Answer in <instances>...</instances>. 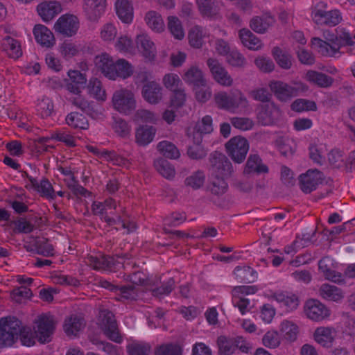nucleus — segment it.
<instances>
[{"mask_svg": "<svg viewBox=\"0 0 355 355\" xmlns=\"http://www.w3.org/2000/svg\"><path fill=\"white\" fill-rule=\"evenodd\" d=\"M138 293L139 289L134 286H118L115 293V299L122 302L136 300L138 297Z\"/></svg>", "mask_w": 355, "mask_h": 355, "instance_id": "43", "label": "nucleus"}, {"mask_svg": "<svg viewBox=\"0 0 355 355\" xmlns=\"http://www.w3.org/2000/svg\"><path fill=\"white\" fill-rule=\"evenodd\" d=\"M150 346L145 343L133 342L127 346L129 355H148Z\"/></svg>", "mask_w": 355, "mask_h": 355, "instance_id": "58", "label": "nucleus"}, {"mask_svg": "<svg viewBox=\"0 0 355 355\" xmlns=\"http://www.w3.org/2000/svg\"><path fill=\"white\" fill-rule=\"evenodd\" d=\"M271 53L279 67L285 70L291 68L293 57L289 53L282 50L279 46H275L272 49Z\"/></svg>", "mask_w": 355, "mask_h": 355, "instance_id": "40", "label": "nucleus"}, {"mask_svg": "<svg viewBox=\"0 0 355 355\" xmlns=\"http://www.w3.org/2000/svg\"><path fill=\"white\" fill-rule=\"evenodd\" d=\"M200 14L203 17L216 19L220 13V2L218 0H196Z\"/></svg>", "mask_w": 355, "mask_h": 355, "instance_id": "19", "label": "nucleus"}, {"mask_svg": "<svg viewBox=\"0 0 355 355\" xmlns=\"http://www.w3.org/2000/svg\"><path fill=\"white\" fill-rule=\"evenodd\" d=\"M257 288L254 286H237L232 290V301L235 307H237L242 315L250 310V301L246 298L248 295L254 294Z\"/></svg>", "mask_w": 355, "mask_h": 355, "instance_id": "9", "label": "nucleus"}, {"mask_svg": "<svg viewBox=\"0 0 355 355\" xmlns=\"http://www.w3.org/2000/svg\"><path fill=\"white\" fill-rule=\"evenodd\" d=\"M116 60L107 53H102L96 55L94 58L95 67L98 71H101L104 76L110 80L113 77L114 66Z\"/></svg>", "mask_w": 355, "mask_h": 355, "instance_id": "21", "label": "nucleus"}, {"mask_svg": "<svg viewBox=\"0 0 355 355\" xmlns=\"http://www.w3.org/2000/svg\"><path fill=\"white\" fill-rule=\"evenodd\" d=\"M212 118L209 115L203 116L196 122L194 127L189 128L187 135L194 144L202 142L203 137L213 131Z\"/></svg>", "mask_w": 355, "mask_h": 355, "instance_id": "14", "label": "nucleus"}, {"mask_svg": "<svg viewBox=\"0 0 355 355\" xmlns=\"http://www.w3.org/2000/svg\"><path fill=\"white\" fill-rule=\"evenodd\" d=\"M37 10L44 21H49L61 12V5L57 1L44 2L37 6Z\"/></svg>", "mask_w": 355, "mask_h": 355, "instance_id": "25", "label": "nucleus"}, {"mask_svg": "<svg viewBox=\"0 0 355 355\" xmlns=\"http://www.w3.org/2000/svg\"><path fill=\"white\" fill-rule=\"evenodd\" d=\"M143 98L150 104H157L162 98V88L159 83L151 81L143 86Z\"/></svg>", "mask_w": 355, "mask_h": 355, "instance_id": "22", "label": "nucleus"}, {"mask_svg": "<svg viewBox=\"0 0 355 355\" xmlns=\"http://www.w3.org/2000/svg\"><path fill=\"white\" fill-rule=\"evenodd\" d=\"M311 42V45L323 56H334L336 53L339 52L338 46L334 45V47H332L329 42L322 40L320 37H313Z\"/></svg>", "mask_w": 355, "mask_h": 355, "instance_id": "36", "label": "nucleus"}, {"mask_svg": "<svg viewBox=\"0 0 355 355\" xmlns=\"http://www.w3.org/2000/svg\"><path fill=\"white\" fill-rule=\"evenodd\" d=\"M87 263L94 270L112 271L114 267V259L104 255L89 256Z\"/></svg>", "mask_w": 355, "mask_h": 355, "instance_id": "29", "label": "nucleus"}, {"mask_svg": "<svg viewBox=\"0 0 355 355\" xmlns=\"http://www.w3.org/2000/svg\"><path fill=\"white\" fill-rule=\"evenodd\" d=\"M156 133V128L153 126L141 125L135 132L136 142L139 146H147L153 141Z\"/></svg>", "mask_w": 355, "mask_h": 355, "instance_id": "33", "label": "nucleus"}, {"mask_svg": "<svg viewBox=\"0 0 355 355\" xmlns=\"http://www.w3.org/2000/svg\"><path fill=\"white\" fill-rule=\"evenodd\" d=\"M120 205H117L116 200L112 198H107L103 202L94 201L92 205V211L94 214L99 216L101 219L105 221L108 225H115L117 223V217L114 218L110 214H114V211L119 215L121 214V211H118L117 208ZM122 207L120 208V209Z\"/></svg>", "mask_w": 355, "mask_h": 355, "instance_id": "8", "label": "nucleus"}, {"mask_svg": "<svg viewBox=\"0 0 355 355\" xmlns=\"http://www.w3.org/2000/svg\"><path fill=\"white\" fill-rule=\"evenodd\" d=\"M33 34L37 43L41 46L50 48L55 43V38L53 33L45 26L42 24L36 25L33 28Z\"/></svg>", "mask_w": 355, "mask_h": 355, "instance_id": "24", "label": "nucleus"}, {"mask_svg": "<svg viewBox=\"0 0 355 355\" xmlns=\"http://www.w3.org/2000/svg\"><path fill=\"white\" fill-rule=\"evenodd\" d=\"M89 95L97 101H105L107 98L106 92L102 83L96 78H91L87 85Z\"/></svg>", "mask_w": 355, "mask_h": 355, "instance_id": "44", "label": "nucleus"}, {"mask_svg": "<svg viewBox=\"0 0 355 355\" xmlns=\"http://www.w3.org/2000/svg\"><path fill=\"white\" fill-rule=\"evenodd\" d=\"M155 355H182V348L177 343L164 344L157 347Z\"/></svg>", "mask_w": 355, "mask_h": 355, "instance_id": "56", "label": "nucleus"}, {"mask_svg": "<svg viewBox=\"0 0 355 355\" xmlns=\"http://www.w3.org/2000/svg\"><path fill=\"white\" fill-rule=\"evenodd\" d=\"M306 79L310 83L321 88H328L331 87L334 81L332 77L313 70H309L306 72Z\"/></svg>", "mask_w": 355, "mask_h": 355, "instance_id": "28", "label": "nucleus"}, {"mask_svg": "<svg viewBox=\"0 0 355 355\" xmlns=\"http://www.w3.org/2000/svg\"><path fill=\"white\" fill-rule=\"evenodd\" d=\"M304 312L307 318L315 322L322 321L330 315V310L319 300L315 299L306 301Z\"/></svg>", "mask_w": 355, "mask_h": 355, "instance_id": "15", "label": "nucleus"}, {"mask_svg": "<svg viewBox=\"0 0 355 355\" xmlns=\"http://www.w3.org/2000/svg\"><path fill=\"white\" fill-rule=\"evenodd\" d=\"M27 189H33L39 196L49 201L56 198L55 191L51 182L46 178H42L40 180L33 177H28V183L26 184Z\"/></svg>", "mask_w": 355, "mask_h": 355, "instance_id": "12", "label": "nucleus"}, {"mask_svg": "<svg viewBox=\"0 0 355 355\" xmlns=\"http://www.w3.org/2000/svg\"><path fill=\"white\" fill-rule=\"evenodd\" d=\"M315 340L324 347L331 346L334 338L331 336V330L327 327L317 328L314 333Z\"/></svg>", "mask_w": 355, "mask_h": 355, "instance_id": "49", "label": "nucleus"}, {"mask_svg": "<svg viewBox=\"0 0 355 355\" xmlns=\"http://www.w3.org/2000/svg\"><path fill=\"white\" fill-rule=\"evenodd\" d=\"M291 109L296 112H302L304 111H315L317 105L315 101L298 98L295 100L291 105Z\"/></svg>", "mask_w": 355, "mask_h": 355, "instance_id": "53", "label": "nucleus"}, {"mask_svg": "<svg viewBox=\"0 0 355 355\" xmlns=\"http://www.w3.org/2000/svg\"><path fill=\"white\" fill-rule=\"evenodd\" d=\"M136 44L142 55L149 61L155 60L157 50L154 42L146 33H141L136 37Z\"/></svg>", "mask_w": 355, "mask_h": 355, "instance_id": "20", "label": "nucleus"}, {"mask_svg": "<svg viewBox=\"0 0 355 355\" xmlns=\"http://www.w3.org/2000/svg\"><path fill=\"white\" fill-rule=\"evenodd\" d=\"M83 10L91 21H97L105 13L107 0H83Z\"/></svg>", "mask_w": 355, "mask_h": 355, "instance_id": "17", "label": "nucleus"}, {"mask_svg": "<svg viewBox=\"0 0 355 355\" xmlns=\"http://www.w3.org/2000/svg\"><path fill=\"white\" fill-rule=\"evenodd\" d=\"M114 109L121 114L128 115L136 108V99L134 92L127 88L116 90L112 98Z\"/></svg>", "mask_w": 355, "mask_h": 355, "instance_id": "6", "label": "nucleus"}, {"mask_svg": "<svg viewBox=\"0 0 355 355\" xmlns=\"http://www.w3.org/2000/svg\"><path fill=\"white\" fill-rule=\"evenodd\" d=\"M268 299L284 304L288 311L295 310L299 306V300L295 295H288L284 292L274 293L268 295Z\"/></svg>", "mask_w": 355, "mask_h": 355, "instance_id": "37", "label": "nucleus"}, {"mask_svg": "<svg viewBox=\"0 0 355 355\" xmlns=\"http://www.w3.org/2000/svg\"><path fill=\"white\" fill-rule=\"evenodd\" d=\"M234 278L240 283H252L257 278V272L248 266H236L233 272Z\"/></svg>", "mask_w": 355, "mask_h": 355, "instance_id": "31", "label": "nucleus"}, {"mask_svg": "<svg viewBox=\"0 0 355 355\" xmlns=\"http://www.w3.org/2000/svg\"><path fill=\"white\" fill-rule=\"evenodd\" d=\"M209 162L211 182L209 190L213 196L219 197L227 191L228 184L225 180L232 174V164L224 154L217 151L211 153Z\"/></svg>", "mask_w": 355, "mask_h": 355, "instance_id": "2", "label": "nucleus"}, {"mask_svg": "<svg viewBox=\"0 0 355 355\" xmlns=\"http://www.w3.org/2000/svg\"><path fill=\"white\" fill-rule=\"evenodd\" d=\"M182 77L186 83L193 87L205 86L206 84L202 71L196 65L191 66L187 69Z\"/></svg>", "mask_w": 355, "mask_h": 355, "instance_id": "23", "label": "nucleus"}, {"mask_svg": "<svg viewBox=\"0 0 355 355\" xmlns=\"http://www.w3.org/2000/svg\"><path fill=\"white\" fill-rule=\"evenodd\" d=\"M268 86L275 98L282 103L288 102L309 90V87L301 81L288 84L282 80H271Z\"/></svg>", "mask_w": 355, "mask_h": 355, "instance_id": "3", "label": "nucleus"}, {"mask_svg": "<svg viewBox=\"0 0 355 355\" xmlns=\"http://www.w3.org/2000/svg\"><path fill=\"white\" fill-rule=\"evenodd\" d=\"M1 46L11 58L17 59L22 55L20 42L10 35H6L2 39Z\"/></svg>", "mask_w": 355, "mask_h": 355, "instance_id": "30", "label": "nucleus"}, {"mask_svg": "<svg viewBox=\"0 0 355 355\" xmlns=\"http://www.w3.org/2000/svg\"><path fill=\"white\" fill-rule=\"evenodd\" d=\"M205 175L202 171H198L185 179V184L194 189L201 187L205 182Z\"/></svg>", "mask_w": 355, "mask_h": 355, "instance_id": "59", "label": "nucleus"}, {"mask_svg": "<svg viewBox=\"0 0 355 355\" xmlns=\"http://www.w3.org/2000/svg\"><path fill=\"white\" fill-rule=\"evenodd\" d=\"M162 83L164 87L171 92L180 89V86L182 85L179 76L173 73L165 74L163 77Z\"/></svg>", "mask_w": 355, "mask_h": 355, "instance_id": "57", "label": "nucleus"}, {"mask_svg": "<svg viewBox=\"0 0 355 355\" xmlns=\"http://www.w3.org/2000/svg\"><path fill=\"white\" fill-rule=\"evenodd\" d=\"M63 181L67 187L71 190L75 196H85L87 193V190L79 184L75 175L70 178L63 179Z\"/></svg>", "mask_w": 355, "mask_h": 355, "instance_id": "60", "label": "nucleus"}, {"mask_svg": "<svg viewBox=\"0 0 355 355\" xmlns=\"http://www.w3.org/2000/svg\"><path fill=\"white\" fill-rule=\"evenodd\" d=\"M327 3L318 2L311 12L313 21L320 26H335L342 21L341 12L334 9L326 10Z\"/></svg>", "mask_w": 355, "mask_h": 355, "instance_id": "5", "label": "nucleus"}, {"mask_svg": "<svg viewBox=\"0 0 355 355\" xmlns=\"http://www.w3.org/2000/svg\"><path fill=\"white\" fill-rule=\"evenodd\" d=\"M36 110L42 118L50 116L54 110L53 101L46 96L38 98L36 103Z\"/></svg>", "mask_w": 355, "mask_h": 355, "instance_id": "46", "label": "nucleus"}, {"mask_svg": "<svg viewBox=\"0 0 355 355\" xmlns=\"http://www.w3.org/2000/svg\"><path fill=\"white\" fill-rule=\"evenodd\" d=\"M281 332L284 338L289 341H294L298 334V327L289 321L285 320L281 323Z\"/></svg>", "mask_w": 355, "mask_h": 355, "instance_id": "55", "label": "nucleus"}, {"mask_svg": "<svg viewBox=\"0 0 355 355\" xmlns=\"http://www.w3.org/2000/svg\"><path fill=\"white\" fill-rule=\"evenodd\" d=\"M337 32V44L339 46V49L342 46H354L355 42L354 38L345 28L336 29Z\"/></svg>", "mask_w": 355, "mask_h": 355, "instance_id": "62", "label": "nucleus"}, {"mask_svg": "<svg viewBox=\"0 0 355 355\" xmlns=\"http://www.w3.org/2000/svg\"><path fill=\"white\" fill-rule=\"evenodd\" d=\"M331 260L329 257H324L318 262L319 270L323 273L325 278L335 283L344 282L343 275L340 272L333 270L330 268Z\"/></svg>", "mask_w": 355, "mask_h": 355, "instance_id": "27", "label": "nucleus"}, {"mask_svg": "<svg viewBox=\"0 0 355 355\" xmlns=\"http://www.w3.org/2000/svg\"><path fill=\"white\" fill-rule=\"evenodd\" d=\"M19 337L23 345L33 346L37 338L31 329L23 327L20 320L15 318L0 320V347L11 346Z\"/></svg>", "mask_w": 355, "mask_h": 355, "instance_id": "1", "label": "nucleus"}, {"mask_svg": "<svg viewBox=\"0 0 355 355\" xmlns=\"http://www.w3.org/2000/svg\"><path fill=\"white\" fill-rule=\"evenodd\" d=\"M78 28V19L73 15H64L61 16L54 25V29L56 32L67 37L75 35Z\"/></svg>", "mask_w": 355, "mask_h": 355, "instance_id": "16", "label": "nucleus"}, {"mask_svg": "<svg viewBox=\"0 0 355 355\" xmlns=\"http://www.w3.org/2000/svg\"><path fill=\"white\" fill-rule=\"evenodd\" d=\"M207 65L216 83L223 87H230L233 84V79L225 67L215 59L209 58Z\"/></svg>", "mask_w": 355, "mask_h": 355, "instance_id": "18", "label": "nucleus"}, {"mask_svg": "<svg viewBox=\"0 0 355 355\" xmlns=\"http://www.w3.org/2000/svg\"><path fill=\"white\" fill-rule=\"evenodd\" d=\"M266 171V166L263 164L259 156L257 154L250 155L247 160L244 169L245 173H260Z\"/></svg>", "mask_w": 355, "mask_h": 355, "instance_id": "45", "label": "nucleus"}, {"mask_svg": "<svg viewBox=\"0 0 355 355\" xmlns=\"http://www.w3.org/2000/svg\"><path fill=\"white\" fill-rule=\"evenodd\" d=\"M319 292L320 296L327 300L339 302L344 297L340 288L329 284H322L319 289Z\"/></svg>", "mask_w": 355, "mask_h": 355, "instance_id": "39", "label": "nucleus"}, {"mask_svg": "<svg viewBox=\"0 0 355 355\" xmlns=\"http://www.w3.org/2000/svg\"><path fill=\"white\" fill-rule=\"evenodd\" d=\"M51 138L52 139H55L58 141L63 142L67 146H69V147L76 146V139H75L74 137L65 131H62V130L53 131L51 134Z\"/></svg>", "mask_w": 355, "mask_h": 355, "instance_id": "63", "label": "nucleus"}, {"mask_svg": "<svg viewBox=\"0 0 355 355\" xmlns=\"http://www.w3.org/2000/svg\"><path fill=\"white\" fill-rule=\"evenodd\" d=\"M154 166L158 173L164 178L171 180L174 178L175 171L171 164L167 160L159 158L155 161Z\"/></svg>", "mask_w": 355, "mask_h": 355, "instance_id": "48", "label": "nucleus"}, {"mask_svg": "<svg viewBox=\"0 0 355 355\" xmlns=\"http://www.w3.org/2000/svg\"><path fill=\"white\" fill-rule=\"evenodd\" d=\"M217 343L220 355H232L236 349L235 338L232 339L225 336H220Z\"/></svg>", "mask_w": 355, "mask_h": 355, "instance_id": "54", "label": "nucleus"}, {"mask_svg": "<svg viewBox=\"0 0 355 355\" xmlns=\"http://www.w3.org/2000/svg\"><path fill=\"white\" fill-rule=\"evenodd\" d=\"M227 62L235 67H243L246 64L244 56L237 50L232 49L227 55Z\"/></svg>", "mask_w": 355, "mask_h": 355, "instance_id": "64", "label": "nucleus"}, {"mask_svg": "<svg viewBox=\"0 0 355 355\" xmlns=\"http://www.w3.org/2000/svg\"><path fill=\"white\" fill-rule=\"evenodd\" d=\"M35 334L41 344L49 343L55 330L56 322L49 313L39 315L35 321Z\"/></svg>", "mask_w": 355, "mask_h": 355, "instance_id": "7", "label": "nucleus"}, {"mask_svg": "<svg viewBox=\"0 0 355 355\" xmlns=\"http://www.w3.org/2000/svg\"><path fill=\"white\" fill-rule=\"evenodd\" d=\"M324 178L322 172L318 169H309L299 176L300 187L304 193H310L322 184Z\"/></svg>", "mask_w": 355, "mask_h": 355, "instance_id": "13", "label": "nucleus"}, {"mask_svg": "<svg viewBox=\"0 0 355 355\" xmlns=\"http://www.w3.org/2000/svg\"><path fill=\"white\" fill-rule=\"evenodd\" d=\"M225 148L227 153L234 162L241 163L248 152L249 144L244 137H234L225 144Z\"/></svg>", "mask_w": 355, "mask_h": 355, "instance_id": "11", "label": "nucleus"}, {"mask_svg": "<svg viewBox=\"0 0 355 355\" xmlns=\"http://www.w3.org/2000/svg\"><path fill=\"white\" fill-rule=\"evenodd\" d=\"M66 123L72 128L85 130L88 128L87 118L78 112H71L66 117Z\"/></svg>", "mask_w": 355, "mask_h": 355, "instance_id": "47", "label": "nucleus"}, {"mask_svg": "<svg viewBox=\"0 0 355 355\" xmlns=\"http://www.w3.org/2000/svg\"><path fill=\"white\" fill-rule=\"evenodd\" d=\"M214 101L218 108L233 113L246 110L249 106L247 98L239 89L231 90L230 94L219 92L215 94Z\"/></svg>", "mask_w": 355, "mask_h": 355, "instance_id": "4", "label": "nucleus"}, {"mask_svg": "<svg viewBox=\"0 0 355 355\" xmlns=\"http://www.w3.org/2000/svg\"><path fill=\"white\" fill-rule=\"evenodd\" d=\"M144 20L146 25L153 32L161 33L165 30V24L162 15L154 10H150L146 12Z\"/></svg>", "mask_w": 355, "mask_h": 355, "instance_id": "32", "label": "nucleus"}, {"mask_svg": "<svg viewBox=\"0 0 355 355\" xmlns=\"http://www.w3.org/2000/svg\"><path fill=\"white\" fill-rule=\"evenodd\" d=\"M239 36L243 46L250 50L256 51L263 46L261 41L247 28L241 29Z\"/></svg>", "mask_w": 355, "mask_h": 355, "instance_id": "34", "label": "nucleus"}, {"mask_svg": "<svg viewBox=\"0 0 355 355\" xmlns=\"http://www.w3.org/2000/svg\"><path fill=\"white\" fill-rule=\"evenodd\" d=\"M35 250L38 254L44 257H51L54 254V248L53 245L44 239L36 241Z\"/></svg>", "mask_w": 355, "mask_h": 355, "instance_id": "61", "label": "nucleus"}, {"mask_svg": "<svg viewBox=\"0 0 355 355\" xmlns=\"http://www.w3.org/2000/svg\"><path fill=\"white\" fill-rule=\"evenodd\" d=\"M98 320L105 334L112 341L120 343L122 338L119 335L116 320L112 312L107 309L101 310Z\"/></svg>", "mask_w": 355, "mask_h": 355, "instance_id": "10", "label": "nucleus"}, {"mask_svg": "<svg viewBox=\"0 0 355 355\" xmlns=\"http://www.w3.org/2000/svg\"><path fill=\"white\" fill-rule=\"evenodd\" d=\"M175 279L170 277L166 281L162 282L160 286L153 288L151 290L152 295L159 299L163 298L172 292L175 287Z\"/></svg>", "mask_w": 355, "mask_h": 355, "instance_id": "50", "label": "nucleus"}, {"mask_svg": "<svg viewBox=\"0 0 355 355\" xmlns=\"http://www.w3.org/2000/svg\"><path fill=\"white\" fill-rule=\"evenodd\" d=\"M157 150L166 157L169 159L179 158L180 153L177 147L168 141H162L158 143Z\"/></svg>", "mask_w": 355, "mask_h": 355, "instance_id": "52", "label": "nucleus"}, {"mask_svg": "<svg viewBox=\"0 0 355 355\" xmlns=\"http://www.w3.org/2000/svg\"><path fill=\"white\" fill-rule=\"evenodd\" d=\"M274 144L281 155L286 157L292 156L295 152L296 144L288 137H278Z\"/></svg>", "mask_w": 355, "mask_h": 355, "instance_id": "42", "label": "nucleus"}, {"mask_svg": "<svg viewBox=\"0 0 355 355\" xmlns=\"http://www.w3.org/2000/svg\"><path fill=\"white\" fill-rule=\"evenodd\" d=\"M208 35V32L205 28L195 26L190 29L188 34L189 44L193 48L199 49L202 47L204 39Z\"/></svg>", "mask_w": 355, "mask_h": 355, "instance_id": "38", "label": "nucleus"}, {"mask_svg": "<svg viewBox=\"0 0 355 355\" xmlns=\"http://www.w3.org/2000/svg\"><path fill=\"white\" fill-rule=\"evenodd\" d=\"M167 20L168 28L171 35L177 40H182L184 37V31L180 20L175 16H169Z\"/></svg>", "mask_w": 355, "mask_h": 355, "instance_id": "51", "label": "nucleus"}, {"mask_svg": "<svg viewBox=\"0 0 355 355\" xmlns=\"http://www.w3.org/2000/svg\"><path fill=\"white\" fill-rule=\"evenodd\" d=\"M116 13L119 18L125 24H130L133 19V7L130 0H116Z\"/></svg>", "mask_w": 355, "mask_h": 355, "instance_id": "26", "label": "nucleus"}, {"mask_svg": "<svg viewBox=\"0 0 355 355\" xmlns=\"http://www.w3.org/2000/svg\"><path fill=\"white\" fill-rule=\"evenodd\" d=\"M84 326L83 318L77 315H71L65 320L63 327L68 336H76Z\"/></svg>", "mask_w": 355, "mask_h": 355, "instance_id": "41", "label": "nucleus"}, {"mask_svg": "<svg viewBox=\"0 0 355 355\" xmlns=\"http://www.w3.org/2000/svg\"><path fill=\"white\" fill-rule=\"evenodd\" d=\"M113 72L115 74L110 77V80H115L118 78L125 79L132 75L133 67L126 60L118 59L115 62Z\"/></svg>", "mask_w": 355, "mask_h": 355, "instance_id": "35", "label": "nucleus"}]
</instances>
